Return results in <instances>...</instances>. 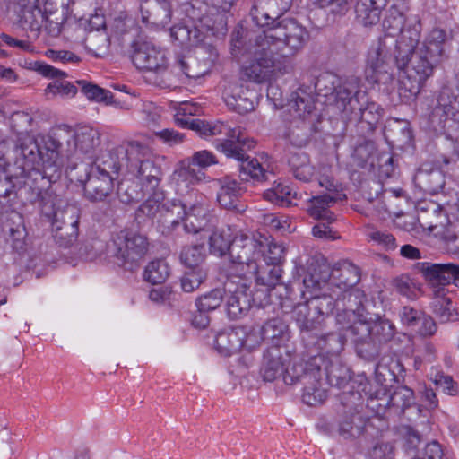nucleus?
Returning a JSON list of instances; mask_svg holds the SVG:
<instances>
[{"label": "nucleus", "instance_id": "nucleus-1", "mask_svg": "<svg viewBox=\"0 0 459 459\" xmlns=\"http://www.w3.org/2000/svg\"><path fill=\"white\" fill-rule=\"evenodd\" d=\"M249 14L255 25L267 29L247 48L252 59L243 65V75L261 83L269 80L273 72L288 73L290 66L286 58L301 49L309 35L293 19L278 21L271 16L263 0H254Z\"/></svg>", "mask_w": 459, "mask_h": 459}, {"label": "nucleus", "instance_id": "nucleus-2", "mask_svg": "<svg viewBox=\"0 0 459 459\" xmlns=\"http://www.w3.org/2000/svg\"><path fill=\"white\" fill-rule=\"evenodd\" d=\"M181 127L195 131L201 137L224 135V139H216L213 145L217 151L228 158L240 162L239 178L242 181L263 182L268 179V172L255 158H250L247 152L253 149L255 142L245 135L240 127H231L221 121L209 123L199 118H175Z\"/></svg>", "mask_w": 459, "mask_h": 459}, {"label": "nucleus", "instance_id": "nucleus-3", "mask_svg": "<svg viewBox=\"0 0 459 459\" xmlns=\"http://www.w3.org/2000/svg\"><path fill=\"white\" fill-rule=\"evenodd\" d=\"M15 164L22 169L25 186L30 187L35 195V200L40 203L51 200L43 195L48 184L56 182L62 175L60 159L45 158L37 141L25 134L18 138L15 148Z\"/></svg>", "mask_w": 459, "mask_h": 459}, {"label": "nucleus", "instance_id": "nucleus-4", "mask_svg": "<svg viewBox=\"0 0 459 459\" xmlns=\"http://www.w3.org/2000/svg\"><path fill=\"white\" fill-rule=\"evenodd\" d=\"M446 33L441 29H433L421 46L407 56V64L402 71L406 74L403 81L404 88L416 97L432 76L435 67L442 61Z\"/></svg>", "mask_w": 459, "mask_h": 459}, {"label": "nucleus", "instance_id": "nucleus-5", "mask_svg": "<svg viewBox=\"0 0 459 459\" xmlns=\"http://www.w3.org/2000/svg\"><path fill=\"white\" fill-rule=\"evenodd\" d=\"M359 281V269L348 261L335 264L330 268L325 264L312 265L311 271L305 275L303 284L307 290L326 288V295L340 305L341 298L350 295H358L362 298L359 291H351V288Z\"/></svg>", "mask_w": 459, "mask_h": 459}, {"label": "nucleus", "instance_id": "nucleus-6", "mask_svg": "<svg viewBox=\"0 0 459 459\" xmlns=\"http://www.w3.org/2000/svg\"><path fill=\"white\" fill-rule=\"evenodd\" d=\"M127 168L140 184L141 192L133 191L124 202H138L143 197V193L158 189L161 181L162 171L158 160L152 156L150 149L139 143L132 142L126 150Z\"/></svg>", "mask_w": 459, "mask_h": 459}, {"label": "nucleus", "instance_id": "nucleus-7", "mask_svg": "<svg viewBox=\"0 0 459 459\" xmlns=\"http://www.w3.org/2000/svg\"><path fill=\"white\" fill-rule=\"evenodd\" d=\"M320 361L323 362V357L319 355L305 363L294 364L284 377L287 385H303L302 401L308 406L322 405L328 396L327 383L324 380Z\"/></svg>", "mask_w": 459, "mask_h": 459}, {"label": "nucleus", "instance_id": "nucleus-8", "mask_svg": "<svg viewBox=\"0 0 459 459\" xmlns=\"http://www.w3.org/2000/svg\"><path fill=\"white\" fill-rule=\"evenodd\" d=\"M263 244L257 236L240 234L233 239L230 254V264L228 275L230 278L253 280L260 272L263 256Z\"/></svg>", "mask_w": 459, "mask_h": 459}, {"label": "nucleus", "instance_id": "nucleus-9", "mask_svg": "<svg viewBox=\"0 0 459 459\" xmlns=\"http://www.w3.org/2000/svg\"><path fill=\"white\" fill-rule=\"evenodd\" d=\"M40 205L42 214L52 220L56 243L63 247L73 246L79 235L80 209L75 204L53 200L44 201Z\"/></svg>", "mask_w": 459, "mask_h": 459}, {"label": "nucleus", "instance_id": "nucleus-10", "mask_svg": "<svg viewBox=\"0 0 459 459\" xmlns=\"http://www.w3.org/2000/svg\"><path fill=\"white\" fill-rule=\"evenodd\" d=\"M147 238L137 232L123 230L108 245V253L114 262L126 271H134L148 251Z\"/></svg>", "mask_w": 459, "mask_h": 459}, {"label": "nucleus", "instance_id": "nucleus-11", "mask_svg": "<svg viewBox=\"0 0 459 459\" xmlns=\"http://www.w3.org/2000/svg\"><path fill=\"white\" fill-rule=\"evenodd\" d=\"M334 309L333 299L324 292L315 295L303 303H299L293 310V317L299 325L303 341L307 342L321 330Z\"/></svg>", "mask_w": 459, "mask_h": 459}, {"label": "nucleus", "instance_id": "nucleus-12", "mask_svg": "<svg viewBox=\"0 0 459 459\" xmlns=\"http://www.w3.org/2000/svg\"><path fill=\"white\" fill-rule=\"evenodd\" d=\"M398 49L392 38H379L369 48L366 59L367 77L374 82L379 81V75L386 74L393 65L403 69L407 64V56Z\"/></svg>", "mask_w": 459, "mask_h": 459}, {"label": "nucleus", "instance_id": "nucleus-13", "mask_svg": "<svg viewBox=\"0 0 459 459\" xmlns=\"http://www.w3.org/2000/svg\"><path fill=\"white\" fill-rule=\"evenodd\" d=\"M336 79L333 75H321L316 82V89L319 91H323V87L326 88V82H330L332 86L325 91V95L329 93L335 94V104L337 108L342 112V117H351V115L359 103L366 100V92L360 90V79L356 76H350L342 82H339L335 85Z\"/></svg>", "mask_w": 459, "mask_h": 459}, {"label": "nucleus", "instance_id": "nucleus-14", "mask_svg": "<svg viewBox=\"0 0 459 459\" xmlns=\"http://www.w3.org/2000/svg\"><path fill=\"white\" fill-rule=\"evenodd\" d=\"M342 411L338 420V434L344 439L359 437L364 429L365 419L361 414L364 400L359 391L348 390L339 395Z\"/></svg>", "mask_w": 459, "mask_h": 459}, {"label": "nucleus", "instance_id": "nucleus-15", "mask_svg": "<svg viewBox=\"0 0 459 459\" xmlns=\"http://www.w3.org/2000/svg\"><path fill=\"white\" fill-rule=\"evenodd\" d=\"M405 17L395 6H392L383 21L385 34L382 38H392L403 54H411L420 41V30L416 27L404 29Z\"/></svg>", "mask_w": 459, "mask_h": 459}, {"label": "nucleus", "instance_id": "nucleus-16", "mask_svg": "<svg viewBox=\"0 0 459 459\" xmlns=\"http://www.w3.org/2000/svg\"><path fill=\"white\" fill-rule=\"evenodd\" d=\"M253 280L227 277L224 291L227 293L226 310L230 318L239 319L252 307L251 285Z\"/></svg>", "mask_w": 459, "mask_h": 459}, {"label": "nucleus", "instance_id": "nucleus-17", "mask_svg": "<svg viewBox=\"0 0 459 459\" xmlns=\"http://www.w3.org/2000/svg\"><path fill=\"white\" fill-rule=\"evenodd\" d=\"M185 206L186 212L184 219V228L188 233H202L210 226L207 225L210 216L208 200L205 195L195 189H190L186 194Z\"/></svg>", "mask_w": 459, "mask_h": 459}, {"label": "nucleus", "instance_id": "nucleus-18", "mask_svg": "<svg viewBox=\"0 0 459 459\" xmlns=\"http://www.w3.org/2000/svg\"><path fill=\"white\" fill-rule=\"evenodd\" d=\"M181 7L188 19L186 22L195 23L196 28L202 29L205 35L208 32L214 35L219 31L220 26L223 27L222 16L212 13L208 4L200 0L186 2Z\"/></svg>", "mask_w": 459, "mask_h": 459}, {"label": "nucleus", "instance_id": "nucleus-19", "mask_svg": "<svg viewBox=\"0 0 459 459\" xmlns=\"http://www.w3.org/2000/svg\"><path fill=\"white\" fill-rule=\"evenodd\" d=\"M290 362V353L286 348L273 344L264 351L261 362L260 374L264 381L272 382L280 377H285L287 365Z\"/></svg>", "mask_w": 459, "mask_h": 459}, {"label": "nucleus", "instance_id": "nucleus-20", "mask_svg": "<svg viewBox=\"0 0 459 459\" xmlns=\"http://www.w3.org/2000/svg\"><path fill=\"white\" fill-rule=\"evenodd\" d=\"M131 60L140 70L160 71L166 65L164 53L146 41H136L132 44Z\"/></svg>", "mask_w": 459, "mask_h": 459}, {"label": "nucleus", "instance_id": "nucleus-21", "mask_svg": "<svg viewBox=\"0 0 459 459\" xmlns=\"http://www.w3.org/2000/svg\"><path fill=\"white\" fill-rule=\"evenodd\" d=\"M47 0H15L20 6L19 23L20 26L30 32V38H38L46 15L43 13L40 4Z\"/></svg>", "mask_w": 459, "mask_h": 459}, {"label": "nucleus", "instance_id": "nucleus-22", "mask_svg": "<svg viewBox=\"0 0 459 459\" xmlns=\"http://www.w3.org/2000/svg\"><path fill=\"white\" fill-rule=\"evenodd\" d=\"M220 188L217 193V201L221 207L236 214L243 213L247 205L241 201L244 188L235 179L223 178L219 180Z\"/></svg>", "mask_w": 459, "mask_h": 459}, {"label": "nucleus", "instance_id": "nucleus-23", "mask_svg": "<svg viewBox=\"0 0 459 459\" xmlns=\"http://www.w3.org/2000/svg\"><path fill=\"white\" fill-rule=\"evenodd\" d=\"M142 22L156 27H165L172 17L170 0H141Z\"/></svg>", "mask_w": 459, "mask_h": 459}, {"label": "nucleus", "instance_id": "nucleus-24", "mask_svg": "<svg viewBox=\"0 0 459 459\" xmlns=\"http://www.w3.org/2000/svg\"><path fill=\"white\" fill-rule=\"evenodd\" d=\"M414 270L421 273L425 281L429 283L447 285L452 280L455 281L459 265L451 263L419 262L414 264Z\"/></svg>", "mask_w": 459, "mask_h": 459}, {"label": "nucleus", "instance_id": "nucleus-25", "mask_svg": "<svg viewBox=\"0 0 459 459\" xmlns=\"http://www.w3.org/2000/svg\"><path fill=\"white\" fill-rule=\"evenodd\" d=\"M371 319L368 320L363 314V316H359L343 334L346 335V339L350 338L354 342L360 357L370 359L374 355L365 346L371 345Z\"/></svg>", "mask_w": 459, "mask_h": 459}, {"label": "nucleus", "instance_id": "nucleus-26", "mask_svg": "<svg viewBox=\"0 0 459 459\" xmlns=\"http://www.w3.org/2000/svg\"><path fill=\"white\" fill-rule=\"evenodd\" d=\"M361 299L362 298H359L358 295H350L347 298H341L339 306L336 299L333 300L334 308L338 311L335 320L340 325L339 332L345 333L359 316H363L364 307Z\"/></svg>", "mask_w": 459, "mask_h": 459}, {"label": "nucleus", "instance_id": "nucleus-27", "mask_svg": "<svg viewBox=\"0 0 459 459\" xmlns=\"http://www.w3.org/2000/svg\"><path fill=\"white\" fill-rule=\"evenodd\" d=\"M34 69L45 77L56 79L48 85L47 93H53L61 97H74L77 93L76 86L67 81L59 79L66 76L65 72L41 62H36Z\"/></svg>", "mask_w": 459, "mask_h": 459}, {"label": "nucleus", "instance_id": "nucleus-28", "mask_svg": "<svg viewBox=\"0 0 459 459\" xmlns=\"http://www.w3.org/2000/svg\"><path fill=\"white\" fill-rule=\"evenodd\" d=\"M224 99L229 108L239 114H247L255 109L256 94L242 85H233L230 91L225 92Z\"/></svg>", "mask_w": 459, "mask_h": 459}, {"label": "nucleus", "instance_id": "nucleus-29", "mask_svg": "<svg viewBox=\"0 0 459 459\" xmlns=\"http://www.w3.org/2000/svg\"><path fill=\"white\" fill-rule=\"evenodd\" d=\"M287 108L293 120L311 121L310 117L315 110L314 98L306 90L299 88L291 93Z\"/></svg>", "mask_w": 459, "mask_h": 459}, {"label": "nucleus", "instance_id": "nucleus-30", "mask_svg": "<svg viewBox=\"0 0 459 459\" xmlns=\"http://www.w3.org/2000/svg\"><path fill=\"white\" fill-rule=\"evenodd\" d=\"M113 181L108 174H100L91 170L83 190L88 199L91 201H103L113 191Z\"/></svg>", "mask_w": 459, "mask_h": 459}, {"label": "nucleus", "instance_id": "nucleus-31", "mask_svg": "<svg viewBox=\"0 0 459 459\" xmlns=\"http://www.w3.org/2000/svg\"><path fill=\"white\" fill-rule=\"evenodd\" d=\"M388 404L391 405L392 412L395 415L405 414L406 410L415 409V414L419 416L421 412L420 405L415 402L412 389L402 385L395 388L388 397Z\"/></svg>", "mask_w": 459, "mask_h": 459}, {"label": "nucleus", "instance_id": "nucleus-32", "mask_svg": "<svg viewBox=\"0 0 459 459\" xmlns=\"http://www.w3.org/2000/svg\"><path fill=\"white\" fill-rule=\"evenodd\" d=\"M245 326H237L230 331L220 333L215 340L218 351L223 356H230L243 349V340L246 335Z\"/></svg>", "mask_w": 459, "mask_h": 459}, {"label": "nucleus", "instance_id": "nucleus-33", "mask_svg": "<svg viewBox=\"0 0 459 459\" xmlns=\"http://www.w3.org/2000/svg\"><path fill=\"white\" fill-rule=\"evenodd\" d=\"M415 185L423 192L429 195L439 193L445 186V176L441 169H427L420 168L414 176Z\"/></svg>", "mask_w": 459, "mask_h": 459}, {"label": "nucleus", "instance_id": "nucleus-34", "mask_svg": "<svg viewBox=\"0 0 459 459\" xmlns=\"http://www.w3.org/2000/svg\"><path fill=\"white\" fill-rule=\"evenodd\" d=\"M74 141L77 152L92 157L100 144V134L95 128L83 126L76 129Z\"/></svg>", "mask_w": 459, "mask_h": 459}, {"label": "nucleus", "instance_id": "nucleus-35", "mask_svg": "<svg viewBox=\"0 0 459 459\" xmlns=\"http://www.w3.org/2000/svg\"><path fill=\"white\" fill-rule=\"evenodd\" d=\"M230 230H225L217 227H209L206 230L202 232L204 237L209 239L210 253L221 257L229 253L230 254L233 239Z\"/></svg>", "mask_w": 459, "mask_h": 459}, {"label": "nucleus", "instance_id": "nucleus-36", "mask_svg": "<svg viewBox=\"0 0 459 459\" xmlns=\"http://www.w3.org/2000/svg\"><path fill=\"white\" fill-rule=\"evenodd\" d=\"M345 341L346 335L341 332H331L325 334H319L316 332L313 334L312 338L307 341V345L316 346L326 354L336 355L342 351Z\"/></svg>", "mask_w": 459, "mask_h": 459}, {"label": "nucleus", "instance_id": "nucleus-37", "mask_svg": "<svg viewBox=\"0 0 459 459\" xmlns=\"http://www.w3.org/2000/svg\"><path fill=\"white\" fill-rule=\"evenodd\" d=\"M355 156L360 160L359 166L362 168H382V161L385 166L392 167L393 164V157L387 153L378 154L373 143H366L358 146L355 150Z\"/></svg>", "mask_w": 459, "mask_h": 459}, {"label": "nucleus", "instance_id": "nucleus-38", "mask_svg": "<svg viewBox=\"0 0 459 459\" xmlns=\"http://www.w3.org/2000/svg\"><path fill=\"white\" fill-rule=\"evenodd\" d=\"M170 37L181 46H196L202 42L205 34L195 23H179L170 29Z\"/></svg>", "mask_w": 459, "mask_h": 459}, {"label": "nucleus", "instance_id": "nucleus-39", "mask_svg": "<svg viewBox=\"0 0 459 459\" xmlns=\"http://www.w3.org/2000/svg\"><path fill=\"white\" fill-rule=\"evenodd\" d=\"M383 113L384 109L378 104L368 102L366 98V100L359 103V108H356L351 117H346L345 119L365 122L368 126V130L373 131L376 125L382 118Z\"/></svg>", "mask_w": 459, "mask_h": 459}, {"label": "nucleus", "instance_id": "nucleus-40", "mask_svg": "<svg viewBox=\"0 0 459 459\" xmlns=\"http://www.w3.org/2000/svg\"><path fill=\"white\" fill-rule=\"evenodd\" d=\"M173 67L178 74L180 73L187 78L197 79L210 71L211 63L207 61L201 62L192 56H178Z\"/></svg>", "mask_w": 459, "mask_h": 459}, {"label": "nucleus", "instance_id": "nucleus-41", "mask_svg": "<svg viewBox=\"0 0 459 459\" xmlns=\"http://www.w3.org/2000/svg\"><path fill=\"white\" fill-rule=\"evenodd\" d=\"M119 154L124 155L123 159L126 158V151L123 150L112 151L103 154L91 165V170L100 174H108L115 180L123 166L122 160H119Z\"/></svg>", "mask_w": 459, "mask_h": 459}, {"label": "nucleus", "instance_id": "nucleus-42", "mask_svg": "<svg viewBox=\"0 0 459 459\" xmlns=\"http://www.w3.org/2000/svg\"><path fill=\"white\" fill-rule=\"evenodd\" d=\"M354 3L356 19L363 26L377 24L380 20L381 7L375 0H350Z\"/></svg>", "mask_w": 459, "mask_h": 459}, {"label": "nucleus", "instance_id": "nucleus-43", "mask_svg": "<svg viewBox=\"0 0 459 459\" xmlns=\"http://www.w3.org/2000/svg\"><path fill=\"white\" fill-rule=\"evenodd\" d=\"M336 202V197L331 195L313 196L309 199L307 208L308 214L315 220H322L327 222L334 221L333 213L329 210Z\"/></svg>", "mask_w": 459, "mask_h": 459}, {"label": "nucleus", "instance_id": "nucleus-44", "mask_svg": "<svg viewBox=\"0 0 459 459\" xmlns=\"http://www.w3.org/2000/svg\"><path fill=\"white\" fill-rule=\"evenodd\" d=\"M324 372V380L329 385L337 386L339 388L345 387L350 382L349 370L339 363L327 364L323 359L319 362Z\"/></svg>", "mask_w": 459, "mask_h": 459}, {"label": "nucleus", "instance_id": "nucleus-45", "mask_svg": "<svg viewBox=\"0 0 459 459\" xmlns=\"http://www.w3.org/2000/svg\"><path fill=\"white\" fill-rule=\"evenodd\" d=\"M312 126V121L292 120L284 137L296 146H304L309 141Z\"/></svg>", "mask_w": 459, "mask_h": 459}, {"label": "nucleus", "instance_id": "nucleus-46", "mask_svg": "<svg viewBox=\"0 0 459 459\" xmlns=\"http://www.w3.org/2000/svg\"><path fill=\"white\" fill-rule=\"evenodd\" d=\"M288 164L297 179L307 182L313 177L314 169L310 165L309 158L305 152L290 153Z\"/></svg>", "mask_w": 459, "mask_h": 459}, {"label": "nucleus", "instance_id": "nucleus-47", "mask_svg": "<svg viewBox=\"0 0 459 459\" xmlns=\"http://www.w3.org/2000/svg\"><path fill=\"white\" fill-rule=\"evenodd\" d=\"M206 257L204 244L184 247L180 252V261L186 268H204Z\"/></svg>", "mask_w": 459, "mask_h": 459}, {"label": "nucleus", "instance_id": "nucleus-48", "mask_svg": "<svg viewBox=\"0 0 459 459\" xmlns=\"http://www.w3.org/2000/svg\"><path fill=\"white\" fill-rule=\"evenodd\" d=\"M432 312L441 324L459 320V315L447 297L437 298L432 302Z\"/></svg>", "mask_w": 459, "mask_h": 459}, {"label": "nucleus", "instance_id": "nucleus-49", "mask_svg": "<svg viewBox=\"0 0 459 459\" xmlns=\"http://www.w3.org/2000/svg\"><path fill=\"white\" fill-rule=\"evenodd\" d=\"M170 273L169 264L161 259L149 263L143 272L144 281L156 285L165 282Z\"/></svg>", "mask_w": 459, "mask_h": 459}, {"label": "nucleus", "instance_id": "nucleus-50", "mask_svg": "<svg viewBox=\"0 0 459 459\" xmlns=\"http://www.w3.org/2000/svg\"><path fill=\"white\" fill-rule=\"evenodd\" d=\"M76 82L81 87V91L88 100L101 102L106 105L115 103L113 101V93L110 91L83 80L77 81Z\"/></svg>", "mask_w": 459, "mask_h": 459}, {"label": "nucleus", "instance_id": "nucleus-51", "mask_svg": "<svg viewBox=\"0 0 459 459\" xmlns=\"http://www.w3.org/2000/svg\"><path fill=\"white\" fill-rule=\"evenodd\" d=\"M371 343L372 342H387L393 339L395 333V326L385 318H379L371 321Z\"/></svg>", "mask_w": 459, "mask_h": 459}, {"label": "nucleus", "instance_id": "nucleus-52", "mask_svg": "<svg viewBox=\"0 0 459 459\" xmlns=\"http://www.w3.org/2000/svg\"><path fill=\"white\" fill-rule=\"evenodd\" d=\"M259 242L263 244V256L264 261L267 265L279 264L284 256V248L277 243L272 242L264 235L259 234Z\"/></svg>", "mask_w": 459, "mask_h": 459}, {"label": "nucleus", "instance_id": "nucleus-53", "mask_svg": "<svg viewBox=\"0 0 459 459\" xmlns=\"http://www.w3.org/2000/svg\"><path fill=\"white\" fill-rule=\"evenodd\" d=\"M459 109L457 97H454L449 88H443L437 98L435 112L442 111L446 117H455Z\"/></svg>", "mask_w": 459, "mask_h": 459}, {"label": "nucleus", "instance_id": "nucleus-54", "mask_svg": "<svg viewBox=\"0 0 459 459\" xmlns=\"http://www.w3.org/2000/svg\"><path fill=\"white\" fill-rule=\"evenodd\" d=\"M207 272L204 268H186L181 278V287L185 292H193L206 280Z\"/></svg>", "mask_w": 459, "mask_h": 459}, {"label": "nucleus", "instance_id": "nucleus-55", "mask_svg": "<svg viewBox=\"0 0 459 459\" xmlns=\"http://www.w3.org/2000/svg\"><path fill=\"white\" fill-rule=\"evenodd\" d=\"M367 238L386 251L394 250L397 247L395 238L386 230H378L372 226H368Z\"/></svg>", "mask_w": 459, "mask_h": 459}, {"label": "nucleus", "instance_id": "nucleus-56", "mask_svg": "<svg viewBox=\"0 0 459 459\" xmlns=\"http://www.w3.org/2000/svg\"><path fill=\"white\" fill-rule=\"evenodd\" d=\"M288 325L281 318H272L264 323L261 327L262 335L264 340H272L273 342L284 336L287 333Z\"/></svg>", "mask_w": 459, "mask_h": 459}, {"label": "nucleus", "instance_id": "nucleus-57", "mask_svg": "<svg viewBox=\"0 0 459 459\" xmlns=\"http://www.w3.org/2000/svg\"><path fill=\"white\" fill-rule=\"evenodd\" d=\"M149 194H152V195L139 206L137 213L138 215L142 213L147 217L152 218L160 212L162 206L161 203L164 200V194L159 189L152 191Z\"/></svg>", "mask_w": 459, "mask_h": 459}, {"label": "nucleus", "instance_id": "nucleus-58", "mask_svg": "<svg viewBox=\"0 0 459 459\" xmlns=\"http://www.w3.org/2000/svg\"><path fill=\"white\" fill-rule=\"evenodd\" d=\"M65 173L72 182L82 184L84 186L91 174V165L83 161L71 163L67 166Z\"/></svg>", "mask_w": 459, "mask_h": 459}, {"label": "nucleus", "instance_id": "nucleus-59", "mask_svg": "<svg viewBox=\"0 0 459 459\" xmlns=\"http://www.w3.org/2000/svg\"><path fill=\"white\" fill-rule=\"evenodd\" d=\"M224 289H214L212 291L199 297L196 306L203 311H212L221 306L223 300Z\"/></svg>", "mask_w": 459, "mask_h": 459}, {"label": "nucleus", "instance_id": "nucleus-60", "mask_svg": "<svg viewBox=\"0 0 459 459\" xmlns=\"http://www.w3.org/2000/svg\"><path fill=\"white\" fill-rule=\"evenodd\" d=\"M254 279L255 280V285H264L274 288L281 281V269L274 266L265 271L264 266L260 264V272L255 273Z\"/></svg>", "mask_w": 459, "mask_h": 459}, {"label": "nucleus", "instance_id": "nucleus-61", "mask_svg": "<svg viewBox=\"0 0 459 459\" xmlns=\"http://www.w3.org/2000/svg\"><path fill=\"white\" fill-rule=\"evenodd\" d=\"M195 165H192L190 161L188 165H183L175 172V178L177 182H185L195 184L201 181L204 178V172L200 169L196 171Z\"/></svg>", "mask_w": 459, "mask_h": 459}, {"label": "nucleus", "instance_id": "nucleus-62", "mask_svg": "<svg viewBox=\"0 0 459 459\" xmlns=\"http://www.w3.org/2000/svg\"><path fill=\"white\" fill-rule=\"evenodd\" d=\"M163 143L173 147L181 144L186 140V134L171 128L162 129L154 133Z\"/></svg>", "mask_w": 459, "mask_h": 459}, {"label": "nucleus", "instance_id": "nucleus-63", "mask_svg": "<svg viewBox=\"0 0 459 459\" xmlns=\"http://www.w3.org/2000/svg\"><path fill=\"white\" fill-rule=\"evenodd\" d=\"M424 312L418 310L414 307L405 306L402 307L399 316L401 322L407 327L415 330L419 325L420 317Z\"/></svg>", "mask_w": 459, "mask_h": 459}, {"label": "nucleus", "instance_id": "nucleus-64", "mask_svg": "<svg viewBox=\"0 0 459 459\" xmlns=\"http://www.w3.org/2000/svg\"><path fill=\"white\" fill-rule=\"evenodd\" d=\"M246 336L242 338L243 340V349H247V351H252L255 349L264 340V336L262 335V331L260 329H256L254 327L245 326Z\"/></svg>", "mask_w": 459, "mask_h": 459}]
</instances>
